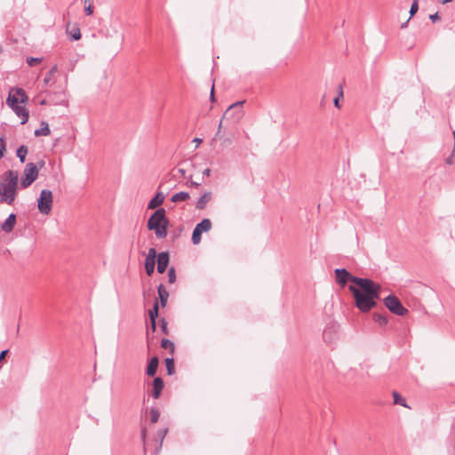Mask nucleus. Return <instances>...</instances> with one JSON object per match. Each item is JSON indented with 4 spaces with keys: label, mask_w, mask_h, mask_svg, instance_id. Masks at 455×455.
<instances>
[{
    "label": "nucleus",
    "mask_w": 455,
    "mask_h": 455,
    "mask_svg": "<svg viewBox=\"0 0 455 455\" xmlns=\"http://www.w3.org/2000/svg\"><path fill=\"white\" fill-rule=\"evenodd\" d=\"M356 285H349L355 306L361 313H368L378 307L382 287L374 280L363 277Z\"/></svg>",
    "instance_id": "nucleus-1"
},
{
    "label": "nucleus",
    "mask_w": 455,
    "mask_h": 455,
    "mask_svg": "<svg viewBox=\"0 0 455 455\" xmlns=\"http://www.w3.org/2000/svg\"><path fill=\"white\" fill-rule=\"evenodd\" d=\"M28 100L25 90L20 87L11 88L6 98V105L21 119V124H27L29 118V110L25 106Z\"/></svg>",
    "instance_id": "nucleus-2"
},
{
    "label": "nucleus",
    "mask_w": 455,
    "mask_h": 455,
    "mask_svg": "<svg viewBox=\"0 0 455 455\" xmlns=\"http://www.w3.org/2000/svg\"><path fill=\"white\" fill-rule=\"evenodd\" d=\"M170 226L171 222L164 207L155 210L147 221V228L154 232L156 237L160 240L166 238Z\"/></svg>",
    "instance_id": "nucleus-3"
},
{
    "label": "nucleus",
    "mask_w": 455,
    "mask_h": 455,
    "mask_svg": "<svg viewBox=\"0 0 455 455\" xmlns=\"http://www.w3.org/2000/svg\"><path fill=\"white\" fill-rule=\"evenodd\" d=\"M38 167L35 163H28L25 165L20 178V188L25 189L30 187L38 178Z\"/></svg>",
    "instance_id": "nucleus-4"
},
{
    "label": "nucleus",
    "mask_w": 455,
    "mask_h": 455,
    "mask_svg": "<svg viewBox=\"0 0 455 455\" xmlns=\"http://www.w3.org/2000/svg\"><path fill=\"white\" fill-rule=\"evenodd\" d=\"M37 209L40 213L47 215L51 212L53 204V195L50 189H42L36 199Z\"/></svg>",
    "instance_id": "nucleus-5"
},
{
    "label": "nucleus",
    "mask_w": 455,
    "mask_h": 455,
    "mask_svg": "<svg viewBox=\"0 0 455 455\" xmlns=\"http://www.w3.org/2000/svg\"><path fill=\"white\" fill-rule=\"evenodd\" d=\"M384 307L389 313H410L409 310L403 306L400 299L395 293L390 292L382 299Z\"/></svg>",
    "instance_id": "nucleus-6"
},
{
    "label": "nucleus",
    "mask_w": 455,
    "mask_h": 455,
    "mask_svg": "<svg viewBox=\"0 0 455 455\" xmlns=\"http://www.w3.org/2000/svg\"><path fill=\"white\" fill-rule=\"evenodd\" d=\"M335 281L340 287H345L347 283H352L351 285H356L357 280H362L363 277L354 275L346 267L336 268L334 270Z\"/></svg>",
    "instance_id": "nucleus-7"
},
{
    "label": "nucleus",
    "mask_w": 455,
    "mask_h": 455,
    "mask_svg": "<svg viewBox=\"0 0 455 455\" xmlns=\"http://www.w3.org/2000/svg\"><path fill=\"white\" fill-rule=\"evenodd\" d=\"M212 229V221L208 218L202 219L195 226L192 235L191 242L194 245H197L200 243L202 240V234L206 233Z\"/></svg>",
    "instance_id": "nucleus-8"
},
{
    "label": "nucleus",
    "mask_w": 455,
    "mask_h": 455,
    "mask_svg": "<svg viewBox=\"0 0 455 455\" xmlns=\"http://www.w3.org/2000/svg\"><path fill=\"white\" fill-rule=\"evenodd\" d=\"M339 324L329 316L323 332V340L331 345L339 338Z\"/></svg>",
    "instance_id": "nucleus-9"
},
{
    "label": "nucleus",
    "mask_w": 455,
    "mask_h": 455,
    "mask_svg": "<svg viewBox=\"0 0 455 455\" xmlns=\"http://www.w3.org/2000/svg\"><path fill=\"white\" fill-rule=\"evenodd\" d=\"M169 263L170 252L168 251H163L158 253L156 252V270L159 274H164L166 270H168Z\"/></svg>",
    "instance_id": "nucleus-10"
},
{
    "label": "nucleus",
    "mask_w": 455,
    "mask_h": 455,
    "mask_svg": "<svg viewBox=\"0 0 455 455\" xmlns=\"http://www.w3.org/2000/svg\"><path fill=\"white\" fill-rule=\"evenodd\" d=\"M156 250L154 247L148 249V255L144 260L146 274L152 276L156 269Z\"/></svg>",
    "instance_id": "nucleus-11"
},
{
    "label": "nucleus",
    "mask_w": 455,
    "mask_h": 455,
    "mask_svg": "<svg viewBox=\"0 0 455 455\" xmlns=\"http://www.w3.org/2000/svg\"><path fill=\"white\" fill-rule=\"evenodd\" d=\"M17 223V214L12 212L8 217L0 224L1 230L5 234H10L13 231Z\"/></svg>",
    "instance_id": "nucleus-12"
},
{
    "label": "nucleus",
    "mask_w": 455,
    "mask_h": 455,
    "mask_svg": "<svg viewBox=\"0 0 455 455\" xmlns=\"http://www.w3.org/2000/svg\"><path fill=\"white\" fill-rule=\"evenodd\" d=\"M0 183L5 184L6 187L18 186L19 173L17 171L7 170L3 175V180Z\"/></svg>",
    "instance_id": "nucleus-13"
},
{
    "label": "nucleus",
    "mask_w": 455,
    "mask_h": 455,
    "mask_svg": "<svg viewBox=\"0 0 455 455\" xmlns=\"http://www.w3.org/2000/svg\"><path fill=\"white\" fill-rule=\"evenodd\" d=\"M67 35L70 41H78L82 37L81 30L77 23L71 25L69 22L67 24Z\"/></svg>",
    "instance_id": "nucleus-14"
},
{
    "label": "nucleus",
    "mask_w": 455,
    "mask_h": 455,
    "mask_svg": "<svg viewBox=\"0 0 455 455\" xmlns=\"http://www.w3.org/2000/svg\"><path fill=\"white\" fill-rule=\"evenodd\" d=\"M165 196L161 191H156L154 196L148 201L147 208L148 209H157L160 208L162 204L164 203Z\"/></svg>",
    "instance_id": "nucleus-15"
},
{
    "label": "nucleus",
    "mask_w": 455,
    "mask_h": 455,
    "mask_svg": "<svg viewBox=\"0 0 455 455\" xmlns=\"http://www.w3.org/2000/svg\"><path fill=\"white\" fill-rule=\"evenodd\" d=\"M8 188V195L7 196L5 197H3V201H5V204H8V205H12L15 199H16V196L18 195V192H19V189L20 188V185L18 186H12V187H7Z\"/></svg>",
    "instance_id": "nucleus-16"
},
{
    "label": "nucleus",
    "mask_w": 455,
    "mask_h": 455,
    "mask_svg": "<svg viewBox=\"0 0 455 455\" xmlns=\"http://www.w3.org/2000/svg\"><path fill=\"white\" fill-rule=\"evenodd\" d=\"M212 193L211 191L204 192L196 203V208L197 210H204L207 204L211 201Z\"/></svg>",
    "instance_id": "nucleus-17"
},
{
    "label": "nucleus",
    "mask_w": 455,
    "mask_h": 455,
    "mask_svg": "<svg viewBox=\"0 0 455 455\" xmlns=\"http://www.w3.org/2000/svg\"><path fill=\"white\" fill-rule=\"evenodd\" d=\"M157 292H158V302H160V306L162 307H164L167 304L169 292L167 291L165 286L164 283H159L157 286Z\"/></svg>",
    "instance_id": "nucleus-18"
},
{
    "label": "nucleus",
    "mask_w": 455,
    "mask_h": 455,
    "mask_svg": "<svg viewBox=\"0 0 455 455\" xmlns=\"http://www.w3.org/2000/svg\"><path fill=\"white\" fill-rule=\"evenodd\" d=\"M164 381L160 377L154 379L152 396L155 399H158L160 397L161 393L164 389Z\"/></svg>",
    "instance_id": "nucleus-19"
},
{
    "label": "nucleus",
    "mask_w": 455,
    "mask_h": 455,
    "mask_svg": "<svg viewBox=\"0 0 455 455\" xmlns=\"http://www.w3.org/2000/svg\"><path fill=\"white\" fill-rule=\"evenodd\" d=\"M245 103V100H238V101H235L234 103H232L228 108V109L225 111V113L223 114V118L227 117V116H228L229 112L232 110V109H239L237 110V116H236V120H238L242 116H243V111H242V108L243 106V104Z\"/></svg>",
    "instance_id": "nucleus-20"
},
{
    "label": "nucleus",
    "mask_w": 455,
    "mask_h": 455,
    "mask_svg": "<svg viewBox=\"0 0 455 455\" xmlns=\"http://www.w3.org/2000/svg\"><path fill=\"white\" fill-rule=\"evenodd\" d=\"M50 102L53 105H65L67 102L65 92H57L50 94Z\"/></svg>",
    "instance_id": "nucleus-21"
},
{
    "label": "nucleus",
    "mask_w": 455,
    "mask_h": 455,
    "mask_svg": "<svg viewBox=\"0 0 455 455\" xmlns=\"http://www.w3.org/2000/svg\"><path fill=\"white\" fill-rule=\"evenodd\" d=\"M50 133H51V129L49 127V124L44 120H42L40 122V128L36 129L34 132V135L36 137L48 136V135H50Z\"/></svg>",
    "instance_id": "nucleus-22"
},
{
    "label": "nucleus",
    "mask_w": 455,
    "mask_h": 455,
    "mask_svg": "<svg viewBox=\"0 0 455 455\" xmlns=\"http://www.w3.org/2000/svg\"><path fill=\"white\" fill-rule=\"evenodd\" d=\"M157 367H158V358L156 356H154L150 359V361L147 366L146 373L150 377L155 376Z\"/></svg>",
    "instance_id": "nucleus-23"
},
{
    "label": "nucleus",
    "mask_w": 455,
    "mask_h": 455,
    "mask_svg": "<svg viewBox=\"0 0 455 455\" xmlns=\"http://www.w3.org/2000/svg\"><path fill=\"white\" fill-rule=\"evenodd\" d=\"M190 198V194L188 191H180L173 194L171 197V201L172 203H180L183 201H187Z\"/></svg>",
    "instance_id": "nucleus-24"
},
{
    "label": "nucleus",
    "mask_w": 455,
    "mask_h": 455,
    "mask_svg": "<svg viewBox=\"0 0 455 455\" xmlns=\"http://www.w3.org/2000/svg\"><path fill=\"white\" fill-rule=\"evenodd\" d=\"M28 152V146L21 144L16 149V156L21 164L25 163Z\"/></svg>",
    "instance_id": "nucleus-25"
},
{
    "label": "nucleus",
    "mask_w": 455,
    "mask_h": 455,
    "mask_svg": "<svg viewBox=\"0 0 455 455\" xmlns=\"http://www.w3.org/2000/svg\"><path fill=\"white\" fill-rule=\"evenodd\" d=\"M393 397H394V403L395 404H399V405H401L403 407H405V408L408 407L406 400L403 396H401L398 392L393 391Z\"/></svg>",
    "instance_id": "nucleus-26"
},
{
    "label": "nucleus",
    "mask_w": 455,
    "mask_h": 455,
    "mask_svg": "<svg viewBox=\"0 0 455 455\" xmlns=\"http://www.w3.org/2000/svg\"><path fill=\"white\" fill-rule=\"evenodd\" d=\"M373 321L379 326H384L388 323L387 315H373Z\"/></svg>",
    "instance_id": "nucleus-27"
},
{
    "label": "nucleus",
    "mask_w": 455,
    "mask_h": 455,
    "mask_svg": "<svg viewBox=\"0 0 455 455\" xmlns=\"http://www.w3.org/2000/svg\"><path fill=\"white\" fill-rule=\"evenodd\" d=\"M165 366L168 375H172L175 372V365L173 358L165 359Z\"/></svg>",
    "instance_id": "nucleus-28"
},
{
    "label": "nucleus",
    "mask_w": 455,
    "mask_h": 455,
    "mask_svg": "<svg viewBox=\"0 0 455 455\" xmlns=\"http://www.w3.org/2000/svg\"><path fill=\"white\" fill-rule=\"evenodd\" d=\"M161 347L164 349H169L172 354L174 352L175 349L174 343L168 339H162Z\"/></svg>",
    "instance_id": "nucleus-29"
},
{
    "label": "nucleus",
    "mask_w": 455,
    "mask_h": 455,
    "mask_svg": "<svg viewBox=\"0 0 455 455\" xmlns=\"http://www.w3.org/2000/svg\"><path fill=\"white\" fill-rule=\"evenodd\" d=\"M43 60V58L42 57H33V56H28L27 57L26 59V62L27 64L29 66V67H36V65H38L39 63H41Z\"/></svg>",
    "instance_id": "nucleus-30"
},
{
    "label": "nucleus",
    "mask_w": 455,
    "mask_h": 455,
    "mask_svg": "<svg viewBox=\"0 0 455 455\" xmlns=\"http://www.w3.org/2000/svg\"><path fill=\"white\" fill-rule=\"evenodd\" d=\"M168 283H174L177 279L176 269L174 267H170L167 270Z\"/></svg>",
    "instance_id": "nucleus-31"
},
{
    "label": "nucleus",
    "mask_w": 455,
    "mask_h": 455,
    "mask_svg": "<svg viewBox=\"0 0 455 455\" xmlns=\"http://www.w3.org/2000/svg\"><path fill=\"white\" fill-rule=\"evenodd\" d=\"M57 71V65H54L53 67L51 68V69L47 72V74L45 75L44 78V85H48L50 81H51V77Z\"/></svg>",
    "instance_id": "nucleus-32"
},
{
    "label": "nucleus",
    "mask_w": 455,
    "mask_h": 455,
    "mask_svg": "<svg viewBox=\"0 0 455 455\" xmlns=\"http://www.w3.org/2000/svg\"><path fill=\"white\" fill-rule=\"evenodd\" d=\"M168 433V428L167 427H164V428H161L157 431L156 433V437L159 439L160 441V443H159V447L161 448L162 447V444H163V442H164V439L165 438L166 435Z\"/></svg>",
    "instance_id": "nucleus-33"
},
{
    "label": "nucleus",
    "mask_w": 455,
    "mask_h": 455,
    "mask_svg": "<svg viewBox=\"0 0 455 455\" xmlns=\"http://www.w3.org/2000/svg\"><path fill=\"white\" fill-rule=\"evenodd\" d=\"M160 412L156 408L150 409V421L151 423H156L159 419Z\"/></svg>",
    "instance_id": "nucleus-34"
},
{
    "label": "nucleus",
    "mask_w": 455,
    "mask_h": 455,
    "mask_svg": "<svg viewBox=\"0 0 455 455\" xmlns=\"http://www.w3.org/2000/svg\"><path fill=\"white\" fill-rule=\"evenodd\" d=\"M419 11V0H413L409 11L410 19H411Z\"/></svg>",
    "instance_id": "nucleus-35"
},
{
    "label": "nucleus",
    "mask_w": 455,
    "mask_h": 455,
    "mask_svg": "<svg viewBox=\"0 0 455 455\" xmlns=\"http://www.w3.org/2000/svg\"><path fill=\"white\" fill-rule=\"evenodd\" d=\"M6 153V140L4 136L0 137V159H2Z\"/></svg>",
    "instance_id": "nucleus-36"
},
{
    "label": "nucleus",
    "mask_w": 455,
    "mask_h": 455,
    "mask_svg": "<svg viewBox=\"0 0 455 455\" xmlns=\"http://www.w3.org/2000/svg\"><path fill=\"white\" fill-rule=\"evenodd\" d=\"M8 188L4 183H0V203L5 204V201H3V197L7 196L8 195Z\"/></svg>",
    "instance_id": "nucleus-37"
},
{
    "label": "nucleus",
    "mask_w": 455,
    "mask_h": 455,
    "mask_svg": "<svg viewBox=\"0 0 455 455\" xmlns=\"http://www.w3.org/2000/svg\"><path fill=\"white\" fill-rule=\"evenodd\" d=\"M162 315H149L150 317V323H151V329L153 331L156 329V321L159 322V318Z\"/></svg>",
    "instance_id": "nucleus-38"
},
{
    "label": "nucleus",
    "mask_w": 455,
    "mask_h": 455,
    "mask_svg": "<svg viewBox=\"0 0 455 455\" xmlns=\"http://www.w3.org/2000/svg\"><path fill=\"white\" fill-rule=\"evenodd\" d=\"M93 5H92V3H89L88 4H84V14L86 16H91L93 14Z\"/></svg>",
    "instance_id": "nucleus-39"
},
{
    "label": "nucleus",
    "mask_w": 455,
    "mask_h": 455,
    "mask_svg": "<svg viewBox=\"0 0 455 455\" xmlns=\"http://www.w3.org/2000/svg\"><path fill=\"white\" fill-rule=\"evenodd\" d=\"M159 322L161 323L160 327H161V330L164 333V334H168V331H167V322L164 320V317H162V315L160 316L159 318Z\"/></svg>",
    "instance_id": "nucleus-40"
},
{
    "label": "nucleus",
    "mask_w": 455,
    "mask_h": 455,
    "mask_svg": "<svg viewBox=\"0 0 455 455\" xmlns=\"http://www.w3.org/2000/svg\"><path fill=\"white\" fill-rule=\"evenodd\" d=\"M159 305L160 302H158V300L156 299L152 308H149L146 313H159Z\"/></svg>",
    "instance_id": "nucleus-41"
},
{
    "label": "nucleus",
    "mask_w": 455,
    "mask_h": 455,
    "mask_svg": "<svg viewBox=\"0 0 455 455\" xmlns=\"http://www.w3.org/2000/svg\"><path fill=\"white\" fill-rule=\"evenodd\" d=\"M429 20L433 22V23H435L439 20H441V16L439 14L438 12L433 13V14H430L429 15Z\"/></svg>",
    "instance_id": "nucleus-42"
},
{
    "label": "nucleus",
    "mask_w": 455,
    "mask_h": 455,
    "mask_svg": "<svg viewBox=\"0 0 455 455\" xmlns=\"http://www.w3.org/2000/svg\"><path fill=\"white\" fill-rule=\"evenodd\" d=\"M455 149L453 148L451 155L445 158V164L448 165L453 164V156H454Z\"/></svg>",
    "instance_id": "nucleus-43"
},
{
    "label": "nucleus",
    "mask_w": 455,
    "mask_h": 455,
    "mask_svg": "<svg viewBox=\"0 0 455 455\" xmlns=\"http://www.w3.org/2000/svg\"><path fill=\"white\" fill-rule=\"evenodd\" d=\"M185 185H186L187 187H191V188H198L201 186V183H200V182L194 181V180H190V181H187V182L185 183Z\"/></svg>",
    "instance_id": "nucleus-44"
},
{
    "label": "nucleus",
    "mask_w": 455,
    "mask_h": 455,
    "mask_svg": "<svg viewBox=\"0 0 455 455\" xmlns=\"http://www.w3.org/2000/svg\"><path fill=\"white\" fill-rule=\"evenodd\" d=\"M216 96H215V92H214V85L212 86V89H211V93H210V101L212 103H214L216 102Z\"/></svg>",
    "instance_id": "nucleus-45"
},
{
    "label": "nucleus",
    "mask_w": 455,
    "mask_h": 455,
    "mask_svg": "<svg viewBox=\"0 0 455 455\" xmlns=\"http://www.w3.org/2000/svg\"><path fill=\"white\" fill-rule=\"evenodd\" d=\"M340 97H338L336 96L334 99H333V104L334 106L337 108H340V104H339V100H340Z\"/></svg>",
    "instance_id": "nucleus-46"
},
{
    "label": "nucleus",
    "mask_w": 455,
    "mask_h": 455,
    "mask_svg": "<svg viewBox=\"0 0 455 455\" xmlns=\"http://www.w3.org/2000/svg\"><path fill=\"white\" fill-rule=\"evenodd\" d=\"M36 164H37L38 171H39L40 169H42L44 166L45 162H44V160L42 159V160H39Z\"/></svg>",
    "instance_id": "nucleus-47"
},
{
    "label": "nucleus",
    "mask_w": 455,
    "mask_h": 455,
    "mask_svg": "<svg viewBox=\"0 0 455 455\" xmlns=\"http://www.w3.org/2000/svg\"><path fill=\"white\" fill-rule=\"evenodd\" d=\"M182 231V228H180L179 232L176 233L174 232L172 235V240L174 241L175 239H177L180 235V233Z\"/></svg>",
    "instance_id": "nucleus-48"
},
{
    "label": "nucleus",
    "mask_w": 455,
    "mask_h": 455,
    "mask_svg": "<svg viewBox=\"0 0 455 455\" xmlns=\"http://www.w3.org/2000/svg\"><path fill=\"white\" fill-rule=\"evenodd\" d=\"M337 96L343 99V89H342V85L341 84L339 85V90H338V95Z\"/></svg>",
    "instance_id": "nucleus-49"
},
{
    "label": "nucleus",
    "mask_w": 455,
    "mask_h": 455,
    "mask_svg": "<svg viewBox=\"0 0 455 455\" xmlns=\"http://www.w3.org/2000/svg\"><path fill=\"white\" fill-rule=\"evenodd\" d=\"M193 142H195L196 147H197V146H199L203 142V139H201V138H195L193 140Z\"/></svg>",
    "instance_id": "nucleus-50"
},
{
    "label": "nucleus",
    "mask_w": 455,
    "mask_h": 455,
    "mask_svg": "<svg viewBox=\"0 0 455 455\" xmlns=\"http://www.w3.org/2000/svg\"><path fill=\"white\" fill-rule=\"evenodd\" d=\"M8 353V350L5 349V350H3L1 353H0V362L5 357V355H7Z\"/></svg>",
    "instance_id": "nucleus-51"
},
{
    "label": "nucleus",
    "mask_w": 455,
    "mask_h": 455,
    "mask_svg": "<svg viewBox=\"0 0 455 455\" xmlns=\"http://www.w3.org/2000/svg\"><path fill=\"white\" fill-rule=\"evenodd\" d=\"M221 128H222V120H220V124L218 126V131H217V132L215 134V137H218L220 135Z\"/></svg>",
    "instance_id": "nucleus-52"
},
{
    "label": "nucleus",
    "mask_w": 455,
    "mask_h": 455,
    "mask_svg": "<svg viewBox=\"0 0 455 455\" xmlns=\"http://www.w3.org/2000/svg\"><path fill=\"white\" fill-rule=\"evenodd\" d=\"M210 174H211V169L210 168H206V169H204L203 171V175L204 176H207L208 177V176H210Z\"/></svg>",
    "instance_id": "nucleus-53"
},
{
    "label": "nucleus",
    "mask_w": 455,
    "mask_h": 455,
    "mask_svg": "<svg viewBox=\"0 0 455 455\" xmlns=\"http://www.w3.org/2000/svg\"><path fill=\"white\" fill-rule=\"evenodd\" d=\"M237 110H238V109H234V112L231 114V116H227V117H226V118H230V117H232V118L236 119V116H237V113H236V112H237Z\"/></svg>",
    "instance_id": "nucleus-54"
},
{
    "label": "nucleus",
    "mask_w": 455,
    "mask_h": 455,
    "mask_svg": "<svg viewBox=\"0 0 455 455\" xmlns=\"http://www.w3.org/2000/svg\"><path fill=\"white\" fill-rule=\"evenodd\" d=\"M141 438H142L143 442H145V440H146V428H142V430H141Z\"/></svg>",
    "instance_id": "nucleus-55"
},
{
    "label": "nucleus",
    "mask_w": 455,
    "mask_h": 455,
    "mask_svg": "<svg viewBox=\"0 0 455 455\" xmlns=\"http://www.w3.org/2000/svg\"><path fill=\"white\" fill-rule=\"evenodd\" d=\"M48 101H50V100H47V99H43V100H40L39 104H40L41 106H44V105L48 104Z\"/></svg>",
    "instance_id": "nucleus-56"
},
{
    "label": "nucleus",
    "mask_w": 455,
    "mask_h": 455,
    "mask_svg": "<svg viewBox=\"0 0 455 455\" xmlns=\"http://www.w3.org/2000/svg\"><path fill=\"white\" fill-rule=\"evenodd\" d=\"M410 18L405 21L403 22L402 25H401V28H405L407 26H408V23L410 21Z\"/></svg>",
    "instance_id": "nucleus-57"
},
{
    "label": "nucleus",
    "mask_w": 455,
    "mask_h": 455,
    "mask_svg": "<svg viewBox=\"0 0 455 455\" xmlns=\"http://www.w3.org/2000/svg\"><path fill=\"white\" fill-rule=\"evenodd\" d=\"M452 1L453 0H439L440 4H446L451 3Z\"/></svg>",
    "instance_id": "nucleus-58"
},
{
    "label": "nucleus",
    "mask_w": 455,
    "mask_h": 455,
    "mask_svg": "<svg viewBox=\"0 0 455 455\" xmlns=\"http://www.w3.org/2000/svg\"><path fill=\"white\" fill-rule=\"evenodd\" d=\"M179 172L181 173L182 175H185L186 171L184 169H179Z\"/></svg>",
    "instance_id": "nucleus-59"
},
{
    "label": "nucleus",
    "mask_w": 455,
    "mask_h": 455,
    "mask_svg": "<svg viewBox=\"0 0 455 455\" xmlns=\"http://www.w3.org/2000/svg\"><path fill=\"white\" fill-rule=\"evenodd\" d=\"M84 4H88L89 3H92V0H84Z\"/></svg>",
    "instance_id": "nucleus-60"
},
{
    "label": "nucleus",
    "mask_w": 455,
    "mask_h": 455,
    "mask_svg": "<svg viewBox=\"0 0 455 455\" xmlns=\"http://www.w3.org/2000/svg\"><path fill=\"white\" fill-rule=\"evenodd\" d=\"M452 135H453V139H454V146H453V148L455 149V130L452 132Z\"/></svg>",
    "instance_id": "nucleus-61"
}]
</instances>
